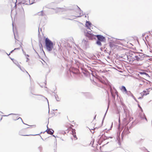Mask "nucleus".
Returning <instances> with one entry per match:
<instances>
[{
	"label": "nucleus",
	"mask_w": 152,
	"mask_h": 152,
	"mask_svg": "<svg viewBox=\"0 0 152 152\" xmlns=\"http://www.w3.org/2000/svg\"><path fill=\"white\" fill-rule=\"evenodd\" d=\"M46 49L48 51H50L53 48V43L48 38H47L45 40Z\"/></svg>",
	"instance_id": "f257e3e1"
},
{
	"label": "nucleus",
	"mask_w": 152,
	"mask_h": 152,
	"mask_svg": "<svg viewBox=\"0 0 152 152\" xmlns=\"http://www.w3.org/2000/svg\"><path fill=\"white\" fill-rule=\"evenodd\" d=\"M96 37L97 39V40L96 42V44L99 46H101L102 45L101 42H103L105 40V37L100 35H96Z\"/></svg>",
	"instance_id": "f03ea898"
},
{
	"label": "nucleus",
	"mask_w": 152,
	"mask_h": 152,
	"mask_svg": "<svg viewBox=\"0 0 152 152\" xmlns=\"http://www.w3.org/2000/svg\"><path fill=\"white\" fill-rule=\"evenodd\" d=\"M37 0H20V4L31 5L37 2Z\"/></svg>",
	"instance_id": "7ed1b4c3"
},
{
	"label": "nucleus",
	"mask_w": 152,
	"mask_h": 152,
	"mask_svg": "<svg viewBox=\"0 0 152 152\" xmlns=\"http://www.w3.org/2000/svg\"><path fill=\"white\" fill-rule=\"evenodd\" d=\"M86 36L89 39L93 40L96 39V36L92 34L89 33L88 32H87L86 34Z\"/></svg>",
	"instance_id": "20e7f679"
},
{
	"label": "nucleus",
	"mask_w": 152,
	"mask_h": 152,
	"mask_svg": "<svg viewBox=\"0 0 152 152\" xmlns=\"http://www.w3.org/2000/svg\"><path fill=\"white\" fill-rule=\"evenodd\" d=\"M126 57L127 58V60L130 62L132 63L133 61H134V56L133 57L129 55V56L126 55Z\"/></svg>",
	"instance_id": "39448f33"
},
{
	"label": "nucleus",
	"mask_w": 152,
	"mask_h": 152,
	"mask_svg": "<svg viewBox=\"0 0 152 152\" xmlns=\"http://www.w3.org/2000/svg\"><path fill=\"white\" fill-rule=\"evenodd\" d=\"M20 17L22 19H24L25 18V13L23 9L22 8L20 10Z\"/></svg>",
	"instance_id": "423d86ee"
},
{
	"label": "nucleus",
	"mask_w": 152,
	"mask_h": 152,
	"mask_svg": "<svg viewBox=\"0 0 152 152\" xmlns=\"http://www.w3.org/2000/svg\"><path fill=\"white\" fill-rule=\"evenodd\" d=\"M47 127L48 128V126H47ZM45 131L48 134L51 135L53 134L54 132V131L53 130H51V129H48L46 130Z\"/></svg>",
	"instance_id": "0eeeda50"
},
{
	"label": "nucleus",
	"mask_w": 152,
	"mask_h": 152,
	"mask_svg": "<svg viewBox=\"0 0 152 152\" xmlns=\"http://www.w3.org/2000/svg\"><path fill=\"white\" fill-rule=\"evenodd\" d=\"M86 25L88 28L90 29V27L91 25V23L88 21H87L86 23Z\"/></svg>",
	"instance_id": "6e6552de"
},
{
	"label": "nucleus",
	"mask_w": 152,
	"mask_h": 152,
	"mask_svg": "<svg viewBox=\"0 0 152 152\" xmlns=\"http://www.w3.org/2000/svg\"><path fill=\"white\" fill-rule=\"evenodd\" d=\"M121 90L122 91H123L124 92H125L126 94H127L128 93V91H127V90H126V88L124 86H122L121 87ZM128 92H129V93H130V92L129 91H128Z\"/></svg>",
	"instance_id": "1a4fd4ad"
},
{
	"label": "nucleus",
	"mask_w": 152,
	"mask_h": 152,
	"mask_svg": "<svg viewBox=\"0 0 152 152\" xmlns=\"http://www.w3.org/2000/svg\"><path fill=\"white\" fill-rule=\"evenodd\" d=\"M139 58H140L141 59V60H143V59L145 57V55L142 53H140L138 55H137Z\"/></svg>",
	"instance_id": "9d476101"
},
{
	"label": "nucleus",
	"mask_w": 152,
	"mask_h": 152,
	"mask_svg": "<svg viewBox=\"0 0 152 152\" xmlns=\"http://www.w3.org/2000/svg\"><path fill=\"white\" fill-rule=\"evenodd\" d=\"M134 61H142L140 58H139L137 56H134Z\"/></svg>",
	"instance_id": "9b49d317"
},
{
	"label": "nucleus",
	"mask_w": 152,
	"mask_h": 152,
	"mask_svg": "<svg viewBox=\"0 0 152 152\" xmlns=\"http://www.w3.org/2000/svg\"><path fill=\"white\" fill-rule=\"evenodd\" d=\"M12 27H13V33H14V37H15V40H17L18 41H19V38L18 37V38H17L16 36H15V32H14V26H13V23H12Z\"/></svg>",
	"instance_id": "f8f14e48"
},
{
	"label": "nucleus",
	"mask_w": 152,
	"mask_h": 152,
	"mask_svg": "<svg viewBox=\"0 0 152 152\" xmlns=\"http://www.w3.org/2000/svg\"><path fill=\"white\" fill-rule=\"evenodd\" d=\"M13 62L14 64H15L18 67H19V65L18 64V62L16 60H14V61H13Z\"/></svg>",
	"instance_id": "ddd939ff"
},
{
	"label": "nucleus",
	"mask_w": 152,
	"mask_h": 152,
	"mask_svg": "<svg viewBox=\"0 0 152 152\" xmlns=\"http://www.w3.org/2000/svg\"><path fill=\"white\" fill-rule=\"evenodd\" d=\"M141 118H142V119H145L146 121H147V118L144 114L141 115Z\"/></svg>",
	"instance_id": "4468645a"
},
{
	"label": "nucleus",
	"mask_w": 152,
	"mask_h": 152,
	"mask_svg": "<svg viewBox=\"0 0 152 152\" xmlns=\"http://www.w3.org/2000/svg\"><path fill=\"white\" fill-rule=\"evenodd\" d=\"M19 47L15 48L13 50H12L10 53V54L11 53H12L15 50H19Z\"/></svg>",
	"instance_id": "2eb2a0df"
},
{
	"label": "nucleus",
	"mask_w": 152,
	"mask_h": 152,
	"mask_svg": "<svg viewBox=\"0 0 152 152\" xmlns=\"http://www.w3.org/2000/svg\"><path fill=\"white\" fill-rule=\"evenodd\" d=\"M20 69L23 72H26L27 73H28V75H29V76L30 77V75L28 73V72L24 69L21 68L20 67Z\"/></svg>",
	"instance_id": "dca6fc26"
},
{
	"label": "nucleus",
	"mask_w": 152,
	"mask_h": 152,
	"mask_svg": "<svg viewBox=\"0 0 152 152\" xmlns=\"http://www.w3.org/2000/svg\"><path fill=\"white\" fill-rule=\"evenodd\" d=\"M43 11H42L38 13V15H39L42 16L43 15Z\"/></svg>",
	"instance_id": "f3484780"
},
{
	"label": "nucleus",
	"mask_w": 152,
	"mask_h": 152,
	"mask_svg": "<svg viewBox=\"0 0 152 152\" xmlns=\"http://www.w3.org/2000/svg\"><path fill=\"white\" fill-rule=\"evenodd\" d=\"M16 115H15V116L13 117V120L15 121L17 120H18L19 119V117L18 118V117H17V119H15L14 118H15V117H16V116L17 115H18L17 114H15Z\"/></svg>",
	"instance_id": "a211bd4d"
},
{
	"label": "nucleus",
	"mask_w": 152,
	"mask_h": 152,
	"mask_svg": "<svg viewBox=\"0 0 152 152\" xmlns=\"http://www.w3.org/2000/svg\"><path fill=\"white\" fill-rule=\"evenodd\" d=\"M143 91L144 92V93L143 94V96L146 95H147L149 94V93H147L146 91Z\"/></svg>",
	"instance_id": "6ab92c4d"
},
{
	"label": "nucleus",
	"mask_w": 152,
	"mask_h": 152,
	"mask_svg": "<svg viewBox=\"0 0 152 152\" xmlns=\"http://www.w3.org/2000/svg\"><path fill=\"white\" fill-rule=\"evenodd\" d=\"M22 51H23V54H24L25 55V56H28V57H29V55H26V53H25V52L23 51V49L22 48Z\"/></svg>",
	"instance_id": "aec40b11"
},
{
	"label": "nucleus",
	"mask_w": 152,
	"mask_h": 152,
	"mask_svg": "<svg viewBox=\"0 0 152 152\" xmlns=\"http://www.w3.org/2000/svg\"><path fill=\"white\" fill-rule=\"evenodd\" d=\"M57 11L56 12H59L61 11V8H57Z\"/></svg>",
	"instance_id": "412c9836"
},
{
	"label": "nucleus",
	"mask_w": 152,
	"mask_h": 152,
	"mask_svg": "<svg viewBox=\"0 0 152 152\" xmlns=\"http://www.w3.org/2000/svg\"><path fill=\"white\" fill-rule=\"evenodd\" d=\"M108 108H109V105L108 106V107H107V110L106 112V113H105V115H104V118H103V120H104V117H105V115H106V113H107V110H108ZM103 120L102 122H103Z\"/></svg>",
	"instance_id": "4be33fe9"
},
{
	"label": "nucleus",
	"mask_w": 152,
	"mask_h": 152,
	"mask_svg": "<svg viewBox=\"0 0 152 152\" xmlns=\"http://www.w3.org/2000/svg\"><path fill=\"white\" fill-rule=\"evenodd\" d=\"M75 134H75H73V137H75V138H76V139H77V138L76 137V134Z\"/></svg>",
	"instance_id": "5701e85b"
},
{
	"label": "nucleus",
	"mask_w": 152,
	"mask_h": 152,
	"mask_svg": "<svg viewBox=\"0 0 152 152\" xmlns=\"http://www.w3.org/2000/svg\"><path fill=\"white\" fill-rule=\"evenodd\" d=\"M16 115L15 114L11 113V114H9L8 115H3V116H8V115Z\"/></svg>",
	"instance_id": "b1692460"
},
{
	"label": "nucleus",
	"mask_w": 152,
	"mask_h": 152,
	"mask_svg": "<svg viewBox=\"0 0 152 152\" xmlns=\"http://www.w3.org/2000/svg\"><path fill=\"white\" fill-rule=\"evenodd\" d=\"M140 74H142V75H145V74H146V72H140Z\"/></svg>",
	"instance_id": "393cba45"
},
{
	"label": "nucleus",
	"mask_w": 152,
	"mask_h": 152,
	"mask_svg": "<svg viewBox=\"0 0 152 152\" xmlns=\"http://www.w3.org/2000/svg\"><path fill=\"white\" fill-rule=\"evenodd\" d=\"M38 148L40 150V151H41L42 149V148L41 146H40L38 147Z\"/></svg>",
	"instance_id": "a878e982"
},
{
	"label": "nucleus",
	"mask_w": 152,
	"mask_h": 152,
	"mask_svg": "<svg viewBox=\"0 0 152 152\" xmlns=\"http://www.w3.org/2000/svg\"><path fill=\"white\" fill-rule=\"evenodd\" d=\"M75 129H73L72 130V134H75Z\"/></svg>",
	"instance_id": "bb28decb"
},
{
	"label": "nucleus",
	"mask_w": 152,
	"mask_h": 152,
	"mask_svg": "<svg viewBox=\"0 0 152 152\" xmlns=\"http://www.w3.org/2000/svg\"><path fill=\"white\" fill-rule=\"evenodd\" d=\"M55 98H56V99L57 101H59V98H57L56 97V96H55Z\"/></svg>",
	"instance_id": "cd10ccee"
},
{
	"label": "nucleus",
	"mask_w": 152,
	"mask_h": 152,
	"mask_svg": "<svg viewBox=\"0 0 152 152\" xmlns=\"http://www.w3.org/2000/svg\"><path fill=\"white\" fill-rule=\"evenodd\" d=\"M9 57V58H10V59H11L13 61H14V58H11V57H10V56Z\"/></svg>",
	"instance_id": "c85d7f7f"
},
{
	"label": "nucleus",
	"mask_w": 152,
	"mask_h": 152,
	"mask_svg": "<svg viewBox=\"0 0 152 152\" xmlns=\"http://www.w3.org/2000/svg\"><path fill=\"white\" fill-rule=\"evenodd\" d=\"M126 130L127 131V132L126 133V134H127L129 132V129L128 128H127L126 129Z\"/></svg>",
	"instance_id": "c756f323"
},
{
	"label": "nucleus",
	"mask_w": 152,
	"mask_h": 152,
	"mask_svg": "<svg viewBox=\"0 0 152 152\" xmlns=\"http://www.w3.org/2000/svg\"><path fill=\"white\" fill-rule=\"evenodd\" d=\"M115 43H117V44H119L120 43V42L119 41H116Z\"/></svg>",
	"instance_id": "7c9ffc66"
},
{
	"label": "nucleus",
	"mask_w": 152,
	"mask_h": 152,
	"mask_svg": "<svg viewBox=\"0 0 152 152\" xmlns=\"http://www.w3.org/2000/svg\"><path fill=\"white\" fill-rule=\"evenodd\" d=\"M146 76H149V75L146 73V74L145 75Z\"/></svg>",
	"instance_id": "2f4dec72"
},
{
	"label": "nucleus",
	"mask_w": 152,
	"mask_h": 152,
	"mask_svg": "<svg viewBox=\"0 0 152 152\" xmlns=\"http://www.w3.org/2000/svg\"><path fill=\"white\" fill-rule=\"evenodd\" d=\"M29 60V59L28 58H27L26 61H28Z\"/></svg>",
	"instance_id": "473e14b6"
},
{
	"label": "nucleus",
	"mask_w": 152,
	"mask_h": 152,
	"mask_svg": "<svg viewBox=\"0 0 152 152\" xmlns=\"http://www.w3.org/2000/svg\"><path fill=\"white\" fill-rule=\"evenodd\" d=\"M82 42H86V40H85L84 39V40H83V41Z\"/></svg>",
	"instance_id": "72a5a7b5"
},
{
	"label": "nucleus",
	"mask_w": 152,
	"mask_h": 152,
	"mask_svg": "<svg viewBox=\"0 0 152 152\" xmlns=\"http://www.w3.org/2000/svg\"><path fill=\"white\" fill-rule=\"evenodd\" d=\"M120 117H119V120H118V121L119 122V123H120Z\"/></svg>",
	"instance_id": "f704fd0d"
},
{
	"label": "nucleus",
	"mask_w": 152,
	"mask_h": 152,
	"mask_svg": "<svg viewBox=\"0 0 152 152\" xmlns=\"http://www.w3.org/2000/svg\"><path fill=\"white\" fill-rule=\"evenodd\" d=\"M20 119L22 121V122L23 123L22 118L20 117Z\"/></svg>",
	"instance_id": "c9c22d12"
},
{
	"label": "nucleus",
	"mask_w": 152,
	"mask_h": 152,
	"mask_svg": "<svg viewBox=\"0 0 152 152\" xmlns=\"http://www.w3.org/2000/svg\"><path fill=\"white\" fill-rule=\"evenodd\" d=\"M62 0H58V2L61 1H62Z\"/></svg>",
	"instance_id": "e433bc0d"
},
{
	"label": "nucleus",
	"mask_w": 152,
	"mask_h": 152,
	"mask_svg": "<svg viewBox=\"0 0 152 152\" xmlns=\"http://www.w3.org/2000/svg\"><path fill=\"white\" fill-rule=\"evenodd\" d=\"M117 39L118 40H123V39Z\"/></svg>",
	"instance_id": "4c0bfd02"
},
{
	"label": "nucleus",
	"mask_w": 152,
	"mask_h": 152,
	"mask_svg": "<svg viewBox=\"0 0 152 152\" xmlns=\"http://www.w3.org/2000/svg\"><path fill=\"white\" fill-rule=\"evenodd\" d=\"M6 53L7 54V55L8 56H9L10 54H8L7 53Z\"/></svg>",
	"instance_id": "58836bf2"
},
{
	"label": "nucleus",
	"mask_w": 152,
	"mask_h": 152,
	"mask_svg": "<svg viewBox=\"0 0 152 152\" xmlns=\"http://www.w3.org/2000/svg\"><path fill=\"white\" fill-rule=\"evenodd\" d=\"M142 98V97H139L138 99H141Z\"/></svg>",
	"instance_id": "ea45409f"
},
{
	"label": "nucleus",
	"mask_w": 152,
	"mask_h": 152,
	"mask_svg": "<svg viewBox=\"0 0 152 152\" xmlns=\"http://www.w3.org/2000/svg\"><path fill=\"white\" fill-rule=\"evenodd\" d=\"M124 130L123 132H122V134H124Z\"/></svg>",
	"instance_id": "a19ab883"
},
{
	"label": "nucleus",
	"mask_w": 152,
	"mask_h": 152,
	"mask_svg": "<svg viewBox=\"0 0 152 152\" xmlns=\"http://www.w3.org/2000/svg\"><path fill=\"white\" fill-rule=\"evenodd\" d=\"M76 6L80 10V9L79 7L77 6Z\"/></svg>",
	"instance_id": "79ce46f5"
},
{
	"label": "nucleus",
	"mask_w": 152,
	"mask_h": 152,
	"mask_svg": "<svg viewBox=\"0 0 152 152\" xmlns=\"http://www.w3.org/2000/svg\"><path fill=\"white\" fill-rule=\"evenodd\" d=\"M16 4H15V6H14V8L16 7Z\"/></svg>",
	"instance_id": "37998d69"
},
{
	"label": "nucleus",
	"mask_w": 152,
	"mask_h": 152,
	"mask_svg": "<svg viewBox=\"0 0 152 152\" xmlns=\"http://www.w3.org/2000/svg\"><path fill=\"white\" fill-rule=\"evenodd\" d=\"M46 99H47V101H48V100L47 99V98H46Z\"/></svg>",
	"instance_id": "c03bdc74"
},
{
	"label": "nucleus",
	"mask_w": 152,
	"mask_h": 152,
	"mask_svg": "<svg viewBox=\"0 0 152 152\" xmlns=\"http://www.w3.org/2000/svg\"><path fill=\"white\" fill-rule=\"evenodd\" d=\"M38 134H35V135H38Z\"/></svg>",
	"instance_id": "a18cd8bd"
},
{
	"label": "nucleus",
	"mask_w": 152,
	"mask_h": 152,
	"mask_svg": "<svg viewBox=\"0 0 152 152\" xmlns=\"http://www.w3.org/2000/svg\"><path fill=\"white\" fill-rule=\"evenodd\" d=\"M41 45V46L42 47V45L41 43H40Z\"/></svg>",
	"instance_id": "49530a36"
},
{
	"label": "nucleus",
	"mask_w": 152,
	"mask_h": 152,
	"mask_svg": "<svg viewBox=\"0 0 152 152\" xmlns=\"http://www.w3.org/2000/svg\"><path fill=\"white\" fill-rule=\"evenodd\" d=\"M18 4H18H19V2H18V4Z\"/></svg>",
	"instance_id": "de8ad7c7"
},
{
	"label": "nucleus",
	"mask_w": 152,
	"mask_h": 152,
	"mask_svg": "<svg viewBox=\"0 0 152 152\" xmlns=\"http://www.w3.org/2000/svg\"><path fill=\"white\" fill-rule=\"evenodd\" d=\"M124 113H125V109H124Z\"/></svg>",
	"instance_id": "09e8293b"
},
{
	"label": "nucleus",
	"mask_w": 152,
	"mask_h": 152,
	"mask_svg": "<svg viewBox=\"0 0 152 152\" xmlns=\"http://www.w3.org/2000/svg\"><path fill=\"white\" fill-rule=\"evenodd\" d=\"M2 118H1V120L2 119Z\"/></svg>",
	"instance_id": "8fccbe9b"
},
{
	"label": "nucleus",
	"mask_w": 152,
	"mask_h": 152,
	"mask_svg": "<svg viewBox=\"0 0 152 152\" xmlns=\"http://www.w3.org/2000/svg\"><path fill=\"white\" fill-rule=\"evenodd\" d=\"M110 47H112L111 45H110Z\"/></svg>",
	"instance_id": "3c124183"
},
{
	"label": "nucleus",
	"mask_w": 152,
	"mask_h": 152,
	"mask_svg": "<svg viewBox=\"0 0 152 152\" xmlns=\"http://www.w3.org/2000/svg\"><path fill=\"white\" fill-rule=\"evenodd\" d=\"M95 117H96V116L94 118V119L95 118Z\"/></svg>",
	"instance_id": "603ef678"
},
{
	"label": "nucleus",
	"mask_w": 152,
	"mask_h": 152,
	"mask_svg": "<svg viewBox=\"0 0 152 152\" xmlns=\"http://www.w3.org/2000/svg\"><path fill=\"white\" fill-rule=\"evenodd\" d=\"M68 19H69V20H70V19H69V18H68Z\"/></svg>",
	"instance_id": "864d4df0"
},
{
	"label": "nucleus",
	"mask_w": 152,
	"mask_h": 152,
	"mask_svg": "<svg viewBox=\"0 0 152 152\" xmlns=\"http://www.w3.org/2000/svg\"><path fill=\"white\" fill-rule=\"evenodd\" d=\"M110 138H112V137H110Z\"/></svg>",
	"instance_id": "5fc2aeb1"
},
{
	"label": "nucleus",
	"mask_w": 152,
	"mask_h": 152,
	"mask_svg": "<svg viewBox=\"0 0 152 152\" xmlns=\"http://www.w3.org/2000/svg\"><path fill=\"white\" fill-rule=\"evenodd\" d=\"M53 136L55 137L54 135H53Z\"/></svg>",
	"instance_id": "6e6d98bb"
},
{
	"label": "nucleus",
	"mask_w": 152,
	"mask_h": 152,
	"mask_svg": "<svg viewBox=\"0 0 152 152\" xmlns=\"http://www.w3.org/2000/svg\"><path fill=\"white\" fill-rule=\"evenodd\" d=\"M148 152H150L148 151Z\"/></svg>",
	"instance_id": "4d7b16f0"
}]
</instances>
